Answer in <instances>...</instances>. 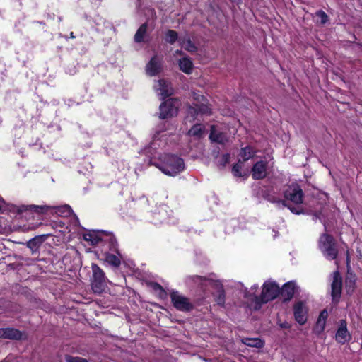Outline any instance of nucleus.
Segmentation results:
<instances>
[{"instance_id": "obj_1", "label": "nucleus", "mask_w": 362, "mask_h": 362, "mask_svg": "<svg viewBox=\"0 0 362 362\" xmlns=\"http://www.w3.org/2000/svg\"><path fill=\"white\" fill-rule=\"evenodd\" d=\"M163 162L161 165H154L165 175L174 176L185 168L183 159L177 156L165 154L163 156Z\"/></svg>"}, {"instance_id": "obj_2", "label": "nucleus", "mask_w": 362, "mask_h": 362, "mask_svg": "<svg viewBox=\"0 0 362 362\" xmlns=\"http://www.w3.org/2000/svg\"><path fill=\"white\" fill-rule=\"evenodd\" d=\"M279 294L280 288L275 282L266 281L263 284L260 296H255V309H259L262 304L275 299Z\"/></svg>"}, {"instance_id": "obj_3", "label": "nucleus", "mask_w": 362, "mask_h": 362, "mask_svg": "<svg viewBox=\"0 0 362 362\" xmlns=\"http://www.w3.org/2000/svg\"><path fill=\"white\" fill-rule=\"evenodd\" d=\"M335 240L332 235L323 233L319 240V245L327 257L335 259L338 255V250L335 246Z\"/></svg>"}, {"instance_id": "obj_4", "label": "nucleus", "mask_w": 362, "mask_h": 362, "mask_svg": "<svg viewBox=\"0 0 362 362\" xmlns=\"http://www.w3.org/2000/svg\"><path fill=\"white\" fill-rule=\"evenodd\" d=\"M180 105V100L177 98H171L166 100L160 105L159 117L164 119L176 116Z\"/></svg>"}, {"instance_id": "obj_5", "label": "nucleus", "mask_w": 362, "mask_h": 362, "mask_svg": "<svg viewBox=\"0 0 362 362\" xmlns=\"http://www.w3.org/2000/svg\"><path fill=\"white\" fill-rule=\"evenodd\" d=\"M93 277L91 288L94 293H101L106 287L105 275L104 272L95 263L91 265Z\"/></svg>"}, {"instance_id": "obj_6", "label": "nucleus", "mask_w": 362, "mask_h": 362, "mask_svg": "<svg viewBox=\"0 0 362 362\" xmlns=\"http://www.w3.org/2000/svg\"><path fill=\"white\" fill-rule=\"evenodd\" d=\"M170 296L172 304L178 310L182 312H190L194 308V305L190 300L188 298L180 295L177 291L171 292Z\"/></svg>"}, {"instance_id": "obj_7", "label": "nucleus", "mask_w": 362, "mask_h": 362, "mask_svg": "<svg viewBox=\"0 0 362 362\" xmlns=\"http://www.w3.org/2000/svg\"><path fill=\"white\" fill-rule=\"evenodd\" d=\"M285 201H291L296 205L303 203L304 193L300 186L297 183H292L288 185L284 192Z\"/></svg>"}, {"instance_id": "obj_8", "label": "nucleus", "mask_w": 362, "mask_h": 362, "mask_svg": "<svg viewBox=\"0 0 362 362\" xmlns=\"http://www.w3.org/2000/svg\"><path fill=\"white\" fill-rule=\"evenodd\" d=\"M331 287L332 300L338 303L341 297L342 288V278L339 271H335L333 273V281Z\"/></svg>"}, {"instance_id": "obj_9", "label": "nucleus", "mask_w": 362, "mask_h": 362, "mask_svg": "<svg viewBox=\"0 0 362 362\" xmlns=\"http://www.w3.org/2000/svg\"><path fill=\"white\" fill-rule=\"evenodd\" d=\"M295 320L300 324L304 325L308 319V308L303 301H298L293 305Z\"/></svg>"}, {"instance_id": "obj_10", "label": "nucleus", "mask_w": 362, "mask_h": 362, "mask_svg": "<svg viewBox=\"0 0 362 362\" xmlns=\"http://www.w3.org/2000/svg\"><path fill=\"white\" fill-rule=\"evenodd\" d=\"M162 70V60L158 55H154L146 65V73L151 76L158 75Z\"/></svg>"}, {"instance_id": "obj_11", "label": "nucleus", "mask_w": 362, "mask_h": 362, "mask_svg": "<svg viewBox=\"0 0 362 362\" xmlns=\"http://www.w3.org/2000/svg\"><path fill=\"white\" fill-rule=\"evenodd\" d=\"M268 163L260 160L254 164L252 168L251 173L252 178L255 180H262L267 177Z\"/></svg>"}, {"instance_id": "obj_12", "label": "nucleus", "mask_w": 362, "mask_h": 362, "mask_svg": "<svg viewBox=\"0 0 362 362\" xmlns=\"http://www.w3.org/2000/svg\"><path fill=\"white\" fill-rule=\"evenodd\" d=\"M23 333L18 329L13 327L0 328V338L10 340H21Z\"/></svg>"}, {"instance_id": "obj_13", "label": "nucleus", "mask_w": 362, "mask_h": 362, "mask_svg": "<svg viewBox=\"0 0 362 362\" xmlns=\"http://www.w3.org/2000/svg\"><path fill=\"white\" fill-rule=\"evenodd\" d=\"M339 327L337 329V332L335 335V339L337 342L344 344L346 341H349L351 339V336L349 334V332L346 328V322L344 320H340Z\"/></svg>"}, {"instance_id": "obj_14", "label": "nucleus", "mask_w": 362, "mask_h": 362, "mask_svg": "<svg viewBox=\"0 0 362 362\" xmlns=\"http://www.w3.org/2000/svg\"><path fill=\"white\" fill-rule=\"evenodd\" d=\"M158 90L160 91L161 99L165 100L174 93V90L172 88L171 83L165 79H160L158 81Z\"/></svg>"}, {"instance_id": "obj_15", "label": "nucleus", "mask_w": 362, "mask_h": 362, "mask_svg": "<svg viewBox=\"0 0 362 362\" xmlns=\"http://www.w3.org/2000/svg\"><path fill=\"white\" fill-rule=\"evenodd\" d=\"M296 284L293 281L286 283L280 289V294L284 298V301H289L293 298L295 293Z\"/></svg>"}, {"instance_id": "obj_16", "label": "nucleus", "mask_w": 362, "mask_h": 362, "mask_svg": "<svg viewBox=\"0 0 362 362\" xmlns=\"http://www.w3.org/2000/svg\"><path fill=\"white\" fill-rule=\"evenodd\" d=\"M327 317L328 312L325 309L322 310L319 315L313 329L314 332L317 335L320 334L324 331Z\"/></svg>"}, {"instance_id": "obj_17", "label": "nucleus", "mask_w": 362, "mask_h": 362, "mask_svg": "<svg viewBox=\"0 0 362 362\" xmlns=\"http://www.w3.org/2000/svg\"><path fill=\"white\" fill-rule=\"evenodd\" d=\"M209 139L212 142H216L219 144L224 145L228 141V137L226 134L221 132H216L214 127H211V132L209 134Z\"/></svg>"}, {"instance_id": "obj_18", "label": "nucleus", "mask_w": 362, "mask_h": 362, "mask_svg": "<svg viewBox=\"0 0 362 362\" xmlns=\"http://www.w3.org/2000/svg\"><path fill=\"white\" fill-rule=\"evenodd\" d=\"M47 236L48 235H37L28 241L26 245L32 250L33 253L37 251L42 243L46 240Z\"/></svg>"}, {"instance_id": "obj_19", "label": "nucleus", "mask_w": 362, "mask_h": 362, "mask_svg": "<svg viewBox=\"0 0 362 362\" xmlns=\"http://www.w3.org/2000/svg\"><path fill=\"white\" fill-rule=\"evenodd\" d=\"M356 277L355 274L352 272H347L345 278V288L348 294H351L354 291L356 286Z\"/></svg>"}, {"instance_id": "obj_20", "label": "nucleus", "mask_w": 362, "mask_h": 362, "mask_svg": "<svg viewBox=\"0 0 362 362\" xmlns=\"http://www.w3.org/2000/svg\"><path fill=\"white\" fill-rule=\"evenodd\" d=\"M147 28H148V23L146 22L143 23L137 30L134 35V42L136 43L143 42L145 41V37L146 36L147 33Z\"/></svg>"}, {"instance_id": "obj_21", "label": "nucleus", "mask_w": 362, "mask_h": 362, "mask_svg": "<svg viewBox=\"0 0 362 362\" xmlns=\"http://www.w3.org/2000/svg\"><path fill=\"white\" fill-rule=\"evenodd\" d=\"M49 206H47V205H44V206H37V205H28V206H22L21 207V211H27V210H30L32 211H34L38 214H46L48 210L49 209Z\"/></svg>"}, {"instance_id": "obj_22", "label": "nucleus", "mask_w": 362, "mask_h": 362, "mask_svg": "<svg viewBox=\"0 0 362 362\" xmlns=\"http://www.w3.org/2000/svg\"><path fill=\"white\" fill-rule=\"evenodd\" d=\"M179 66L183 72L190 74L193 69V64L189 58L184 57L179 60Z\"/></svg>"}, {"instance_id": "obj_23", "label": "nucleus", "mask_w": 362, "mask_h": 362, "mask_svg": "<svg viewBox=\"0 0 362 362\" xmlns=\"http://www.w3.org/2000/svg\"><path fill=\"white\" fill-rule=\"evenodd\" d=\"M204 131V127L202 124H196L188 131L187 135L197 138L202 137Z\"/></svg>"}, {"instance_id": "obj_24", "label": "nucleus", "mask_w": 362, "mask_h": 362, "mask_svg": "<svg viewBox=\"0 0 362 362\" xmlns=\"http://www.w3.org/2000/svg\"><path fill=\"white\" fill-rule=\"evenodd\" d=\"M255 152L250 146H247L240 149V156L243 158L241 162L245 163L250 158L254 157Z\"/></svg>"}, {"instance_id": "obj_25", "label": "nucleus", "mask_w": 362, "mask_h": 362, "mask_svg": "<svg viewBox=\"0 0 362 362\" xmlns=\"http://www.w3.org/2000/svg\"><path fill=\"white\" fill-rule=\"evenodd\" d=\"M242 341L250 347L262 348L264 346V341L259 338H244Z\"/></svg>"}, {"instance_id": "obj_26", "label": "nucleus", "mask_w": 362, "mask_h": 362, "mask_svg": "<svg viewBox=\"0 0 362 362\" xmlns=\"http://www.w3.org/2000/svg\"><path fill=\"white\" fill-rule=\"evenodd\" d=\"M212 276H214V273H211L209 275V276H199V275H194V276H189V279L192 282L198 284L201 287H203L204 286H206L205 282H208L209 277Z\"/></svg>"}, {"instance_id": "obj_27", "label": "nucleus", "mask_w": 362, "mask_h": 362, "mask_svg": "<svg viewBox=\"0 0 362 362\" xmlns=\"http://www.w3.org/2000/svg\"><path fill=\"white\" fill-rule=\"evenodd\" d=\"M215 301L221 307H224L226 303V292L225 290H220L215 291L213 293Z\"/></svg>"}, {"instance_id": "obj_28", "label": "nucleus", "mask_w": 362, "mask_h": 362, "mask_svg": "<svg viewBox=\"0 0 362 362\" xmlns=\"http://www.w3.org/2000/svg\"><path fill=\"white\" fill-rule=\"evenodd\" d=\"M105 261L110 265L115 267H119L121 261L116 255L110 253H106L105 254Z\"/></svg>"}, {"instance_id": "obj_29", "label": "nucleus", "mask_w": 362, "mask_h": 362, "mask_svg": "<svg viewBox=\"0 0 362 362\" xmlns=\"http://www.w3.org/2000/svg\"><path fill=\"white\" fill-rule=\"evenodd\" d=\"M243 163H244L241 162L240 160H238V162L233 166L232 173L234 176L238 177H243L247 176L246 174H244V175L242 174V173L240 171V170L243 165Z\"/></svg>"}, {"instance_id": "obj_30", "label": "nucleus", "mask_w": 362, "mask_h": 362, "mask_svg": "<svg viewBox=\"0 0 362 362\" xmlns=\"http://www.w3.org/2000/svg\"><path fill=\"white\" fill-rule=\"evenodd\" d=\"M178 37L177 33L173 30H168L165 35V41L173 45L175 42Z\"/></svg>"}, {"instance_id": "obj_31", "label": "nucleus", "mask_w": 362, "mask_h": 362, "mask_svg": "<svg viewBox=\"0 0 362 362\" xmlns=\"http://www.w3.org/2000/svg\"><path fill=\"white\" fill-rule=\"evenodd\" d=\"M208 282L215 291L224 289L222 283L219 280H215L210 276Z\"/></svg>"}, {"instance_id": "obj_32", "label": "nucleus", "mask_w": 362, "mask_h": 362, "mask_svg": "<svg viewBox=\"0 0 362 362\" xmlns=\"http://www.w3.org/2000/svg\"><path fill=\"white\" fill-rule=\"evenodd\" d=\"M230 158V155L229 153H226L222 156L221 159L218 161L217 165L219 168L222 169L225 168L227 163H229Z\"/></svg>"}, {"instance_id": "obj_33", "label": "nucleus", "mask_w": 362, "mask_h": 362, "mask_svg": "<svg viewBox=\"0 0 362 362\" xmlns=\"http://www.w3.org/2000/svg\"><path fill=\"white\" fill-rule=\"evenodd\" d=\"M64 358L66 362H88L86 358L79 356H73L69 354H66Z\"/></svg>"}, {"instance_id": "obj_34", "label": "nucleus", "mask_w": 362, "mask_h": 362, "mask_svg": "<svg viewBox=\"0 0 362 362\" xmlns=\"http://www.w3.org/2000/svg\"><path fill=\"white\" fill-rule=\"evenodd\" d=\"M198 114H199V110H198L197 104L195 105V106L188 105V107H187V115L188 116H190L191 117L193 118V119H194L195 117L198 115Z\"/></svg>"}, {"instance_id": "obj_35", "label": "nucleus", "mask_w": 362, "mask_h": 362, "mask_svg": "<svg viewBox=\"0 0 362 362\" xmlns=\"http://www.w3.org/2000/svg\"><path fill=\"white\" fill-rule=\"evenodd\" d=\"M315 15L320 18L321 24L324 25L328 21V16L322 10L317 11Z\"/></svg>"}, {"instance_id": "obj_36", "label": "nucleus", "mask_w": 362, "mask_h": 362, "mask_svg": "<svg viewBox=\"0 0 362 362\" xmlns=\"http://www.w3.org/2000/svg\"><path fill=\"white\" fill-rule=\"evenodd\" d=\"M184 47L186 50H187L189 52H195L197 50V47L190 40H188L185 43Z\"/></svg>"}, {"instance_id": "obj_37", "label": "nucleus", "mask_w": 362, "mask_h": 362, "mask_svg": "<svg viewBox=\"0 0 362 362\" xmlns=\"http://www.w3.org/2000/svg\"><path fill=\"white\" fill-rule=\"evenodd\" d=\"M197 106L198 107L199 113L205 114V115H211V109L206 105H204V104L197 105Z\"/></svg>"}, {"instance_id": "obj_38", "label": "nucleus", "mask_w": 362, "mask_h": 362, "mask_svg": "<svg viewBox=\"0 0 362 362\" xmlns=\"http://www.w3.org/2000/svg\"><path fill=\"white\" fill-rule=\"evenodd\" d=\"M286 206L288 207L290 209V211L295 214H301L305 213L304 210L298 206H293L287 204V206Z\"/></svg>"}, {"instance_id": "obj_39", "label": "nucleus", "mask_w": 362, "mask_h": 362, "mask_svg": "<svg viewBox=\"0 0 362 362\" xmlns=\"http://www.w3.org/2000/svg\"><path fill=\"white\" fill-rule=\"evenodd\" d=\"M267 199L271 202L281 203L284 206H287V203L285 200L280 199L273 196L268 197Z\"/></svg>"}, {"instance_id": "obj_40", "label": "nucleus", "mask_w": 362, "mask_h": 362, "mask_svg": "<svg viewBox=\"0 0 362 362\" xmlns=\"http://www.w3.org/2000/svg\"><path fill=\"white\" fill-rule=\"evenodd\" d=\"M153 288L154 290H160V296L162 297L163 295L165 296L166 295V292L163 289V288L162 287V286H160L159 284L158 283H154L153 285Z\"/></svg>"}, {"instance_id": "obj_41", "label": "nucleus", "mask_w": 362, "mask_h": 362, "mask_svg": "<svg viewBox=\"0 0 362 362\" xmlns=\"http://www.w3.org/2000/svg\"><path fill=\"white\" fill-rule=\"evenodd\" d=\"M219 153H220V148L218 147L216 149H214L213 151V156L215 158H217L219 156Z\"/></svg>"}, {"instance_id": "obj_42", "label": "nucleus", "mask_w": 362, "mask_h": 362, "mask_svg": "<svg viewBox=\"0 0 362 362\" xmlns=\"http://www.w3.org/2000/svg\"><path fill=\"white\" fill-rule=\"evenodd\" d=\"M346 268H347V272L351 271V266H350V257L349 255H347V257H346Z\"/></svg>"}, {"instance_id": "obj_43", "label": "nucleus", "mask_w": 362, "mask_h": 362, "mask_svg": "<svg viewBox=\"0 0 362 362\" xmlns=\"http://www.w3.org/2000/svg\"><path fill=\"white\" fill-rule=\"evenodd\" d=\"M280 327L284 329H288V328H290L291 326L288 322H284L280 324Z\"/></svg>"}, {"instance_id": "obj_44", "label": "nucleus", "mask_w": 362, "mask_h": 362, "mask_svg": "<svg viewBox=\"0 0 362 362\" xmlns=\"http://www.w3.org/2000/svg\"><path fill=\"white\" fill-rule=\"evenodd\" d=\"M110 242H111V244H112V245H114L116 243V239H115V238H114V237H113V238H111V239H110Z\"/></svg>"}, {"instance_id": "obj_45", "label": "nucleus", "mask_w": 362, "mask_h": 362, "mask_svg": "<svg viewBox=\"0 0 362 362\" xmlns=\"http://www.w3.org/2000/svg\"><path fill=\"white\" fill-rule=\"evenodd\" d=\"M231 2L236 3L237 4H240L242 0H230Z\"/></svg>"}, {"instance_id": "obj_46", "label": "nucleus", "mask_w": 362, "mask_h": 362, "mask_svg": "<svg viewBox=\"0 0 362 362\" xmlns=\"http://www.w3.org/2000/svg\"><path fill=\"white\" fill-rule=\"evenodd\" d=\"M320 213L318 212H315L314 213V216L317 218H320Z\"/></svg>"}, {"instance_id": "obj_47", "label": "nucleus", "mask_w": 362, "mask_h": 362, "mask_svg": "<svg viewBox=\"0 0 362 362\" xmlns=\"http://www.w3.org/2000/svg\"><path fill=\"white\" fill-rule=\"evenodd\" d=\"M64 209H67L68 211H70V210H71L70 206H67V205H65V206H64Z\"/></svg>"}, {"instance_id": "obj_48", "label": "nucleus", "mask_w": 362, "mask_h": 362, "mask_svg": "<svg viewBox=\"0 0 362 362\" xmlns=\"http://www.w3.org/2000/svg\"><path fill=\"white\" fill-rule=\"evenodd\" d=\"M324 226H325V230H327V226H326V224H325V223H324Z\"/></svg>"}]
</instances>
